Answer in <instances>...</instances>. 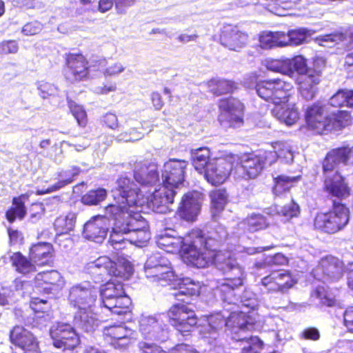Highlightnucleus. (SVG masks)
<instances>
[{
  "label": "nucleus",
  "instance_id": "50",
  "mask_svg": "<svg viewBox=\"0 0 353 353\" xmlns=\"http://www.w3.org/2000/svg\"><path fill=\"white\" fill-rule=\"evenodd\" d=\"M106 196V190L99 188L88 191L81 197V201L85 205H95L103 201Z\"/></svg>",
  "mask_w": 353,
  "mask_h": 353
},
{
  "label": "nucleus",
  "instance_id": "25",
  "mask_svg": "<svg viewBox=\"0 0 353 353\" xmlns=\"http://www.w3.org/2000/svg\"><path fill=\"white\" fill-rule=\"evenodd\" d=\"M132 166L134 179L142 186H152L159 181L157 165L140 161H135Z\"/></svg>",
  "mask_w": 353,
  "mask_h": 353
},
{
  "label": "nucleus",
  "instance_id": "21",
  "mask_svg": "<svg viewBox=\"0 0 353 353\" xmlns=\"http://www.w3.org/2000/svg\"><path fill=\"white\" fill-rule=\"evenodd\" d=\"M325 172L324 191L329 196L339 199H344L349 196L350 189L344 178L337 170H332Z\"/></svg>",
  "mask_w": 353,
  "mask_h": 353
},
{
  "label": "nucleus",
  "instance_id": "45",
  "mask_svg": "<svg viewBox=\"0 0 353 353\" xmlns=\"http://www.w3.org/2000/svg\"><path fill=\"white\" fill-rule=\"evenodd\" d=\"M330 103L334 107L347 106L353 108V90H343L338 91L330 98Z\"/></svg>",
  "mask_w": 353,
  "mask_h": 353
},
{
  "label": "nucleus",
  "instance_id": "20",
  "mask_svg": "<svg viewBox=\"0 0 353 353\" xmlns=\"http://www.w3.org/2000/svg\"><path fill=\"white\" fill-rule=\"evenodd\" d=\"M88 76L86 59L81 54H69L66 58L65 77L72 83L84 81Z\"/></svg>",
  "mask_w": 353,
  "mask_h": 353
},
{
  "label": "nucleus",
  "instance_id": "13",
  "mask_svg": "<svg viewBox=\"0 0 353 353\" xmlns=\"http://www.w3.org/2000/svg\"><path fill=\"white\" fill-rule=\"evenodd\" d=\"M170 323L180 332H190L197 323L194 311L184 303L172 305L167 312Z\"/></svg>",
  "mask_w": 353,
  "mask_h": 353
},
{
  "label": "nucleus",
  "instance_id": "61",
  "mask_svg": "<svg viewBox=\"0 0 353 353\" xmlns=\"http://www.w3.org/2000/svg\"><path fill=\"white\" fill-rule=\"evenodd\" d=\"M125 70V66L120 62H115L109 65L103 71L105 77H114L119 75Z\"/></svg>",
  "mask_w": 353,
  "mask_h": 353
},
{
  "label": "nucleus",
  "instance_id": "43",
  "mask_svg": "<svg viewBox=\"0 0 353 353\" xmlns=\"http://www.w3.org/2000/svg\"><path fill=\"white\" fill-rule=\"evenodd\" d=\"M10 261L16 270L21 274H27L35 270V264L20 252L13 253L10 256Z\"/></svg>",
  "mask_w": 353,
  "mask_h": 353
},
{
  "label": "nucleus",
  "instance_id": "32",
  "mask_svg": "<svg viewBox=\"0 0 353 353\" xmlns=\"http://www.w3.org/2000/svg\"><path fill=\"white\" fill-rule=\"evenodd\" d=\"M106 219L103 216H96L84 225L83 234L86 239L99 243L107 234Z\"/></svg>",
  "mask_w": 353,
  "mask_h": 353
},
{
  "label": "nucleus",
  "instance_id": "35",
  "mask_svg": "<svg viewBox=\"0 0 353 353\" xmlns=\"http://www.w3.org/2000/svg\"><path fill=\"white\" fill-rule=\"evenodd\" d=\"M30 193H26L12 200V207L6 212V219L10 223L14 222L16 219H22L26 214V210L24 205L26 201L28 199Z\"/></svg>",
  "mask_w": 353,
  "mask_h": 353
},
{
  "label": "nucleus",
  "instance_id": "48",
  "mask_svg": "<svg viewBox=\"0 0 353 353\" xmlns=\"http://www.w3.org/2000/svg\"><path fill=\"white\" fill-rule=\"evenodd\" d=\"M211 208L214 216L223 210L228 201V194L225 190H216L210 194Z\"/></svg>",
  "mask_w": 353,
  "mask_h": 353
},
{
  "label": "nucleus",
  "instance_id": "6",
  "mask_svg": "<svg viewBox=\"0 0 353 353\" xmlns=\"http://www.w3.org/2000/svg\"><path fill=\"white\" fill-rule=\"evenodd\" d=\"M325 107L317 102L306 109L305 119L309 130L321 134L332 130H339L349 125L351 117L346 111H337L331 116H325Z\"/></svg>",
  "mask_w": 353,
  "mask_h": 353
},
{
  "label": "nucleus",
  "instance_id": "64",
  "mask_svg": "<svg viewBox=\"0 0 353 353\" xmlns=\"http://www.w3.org/2000/svg\"><path fill=\"white\" fill-rule=\"evenodd\" d=\"M344 325L348 332L353 333V306L345 310L343 313Z\"/></svg>",
  "mask_w": 353,
  "mask_h": 353
},
{
  "label": "nucleus",
  "instance_id": "7",
  "mask_svg": "<svg viewBox=\"0 0 353 353\" xmlns=\"http://www.w3.org/2000/svg\"><path fill=\"white\" fill-rule=\"evenodd\" d=\"M239 162L233 170L236 179H252L256 178L267 165H272L276 161L274 152L259 150L242 154L238 158Z\"/></svg>",
  "mask_w": 353,
  "mask_h": 353
},
{
  "label": "nucleus",
  "instance_id": "11",
  "mask_svg": "<svg viewBox=\"0 0 353 353\" xmlns=\"http://www.w3.org/2000/svg\"><path fill=\"white\" fill-rule=\"evenodd\" d=\"M91 270L99 269V274H107L115 277L128 279L133 273L131 263L124 259H118L117 261H112L109 257L103 256L88 263Z\"/></svg>",
  "mask_w": 353,
  "mask_h": 353
},
{
  "label": "nucleus",
  "instance_id": "51",
  "mask_svg": "<svg viewBox=\"0 0 353 353\" xmlns=\"http://www.w3.org/2000/svg\"><path fill=\"white\" fill-rule=\"evenodd\" d=\"M243 224L247 225V229L250 232L265 229L268 225L265 218L261 214H252L248 216Z\"/></svg>",
  "mask_w": 353,
  "mask_h": 353
},
{
  "label": "nucleus",
  "instance_id": "23",
  "mask_svg": "<svg viewBox=\"0 0 353 353\" xmlns=\"http://www.w3.org/2000/svg\"><path fill=\"white\" fill-rule=\"evenodd\" d=\"M203 200V194L199 192L193 191L185 194L178 210L180 217L188 221H195Z\"/></svg>",
  "mask_w": 353,
  "mask_h": 353
},
{
  "label": "nucleus",
  "instance_id": "62",
  "mask_svg": "<svg viewBox=\"0 0 353 353\" xmlns=\"http://www.w3.org/2000/svg\"><path fill=\"white\" fill-rule=\"evenodd\" d=\"M117 90V84L115 82H108L101 85L96 86L93 88V92L97 94L106 95L110 92Z\"/></svg>",
  "mask_w": 353,
  "mask_h": 353
},
{
  "label": "nucleus",
  "instance_id": "60",
  "mask_svg": "<svg viewBox=\"0 0 353 353\" xmlns=\"http://www.w3.org/2000/svg\"><path fill=\"white\" fill-rule=\"evenodd\" d=\"M139 349L141 353H166L161 347L154 343L145 341L139 342Z\"/></svg>",
  "mask_w": 353,
  "mask_h": 353
},
{
  "label": "nucleus",
  "instance_id": "38",
  "mask_svg": "<svg viewBox=\"0 0 353 353\" xmlns=\"http://www.w3.org/2000/svg\"><path fill=\"white\" fill-rule=\"evenodd\" d=\"M174 281L177 282L179 290L173 295L178 299H179V296L181 295L197 296L199 294L201 290L200 283L194 282L188 277L179 279L175 278Z\"/></svg>",
  "mask_w": 353,
  "mask_h": 353
},
{
  "label": "nucleus",
  "instance_id": "36",
  "mask_svg": "<svg viewBox=\"0 0 353 353\" xmlns=\"http://www.w3.org/2000/svg\"><path fill=\"white\" fill-rule=\"evenodd\" d=\"M311 30L301 28L289 30L287 33L283 32L284 47L299 46L305 42L308 37L312 36Z\"/></svg>",
  "mask_w": 353,
  "mask_h": 353
},
{
  "label": "nucleus",
  "instance_id": "27",
  "mask_svg": "<svg viewBox=\"0 0 353 353\" xmlns=\"http://www.w3.org/2000/svg\"><path fill=\"white\" fill-rule=\"evenodd\" d=\"M35 284L39 290L47 293H57L65 285V281L56 270L40 272L35 277Z\"/></svg>",
  "mask_w": 353,
  "mask_h": 353
},
{
  "label": "nucleus",
  "instance_id": "29",
  "mask_svg": "<svg viewBox=\"0 0 353 353\" xmlns=\"http://www.w3.org/2000/svg\"><path fill=\"white\" fill-rule=\"evenodd\" d=\"M320 81V72L316 70H309L305 74L296 77V83L302 97L306 100L314 98Z\"/></svg>",
  "mask_w": 353,
  "mask_h": 353
},
{
  "label": "nucleus",
  "instance_id": "33",
  "mask_svg": "<svg viewBox=\"0 0 353 353\" xmlns=\"http://www.w3.org/2000/svg\"><path fill=\"white\" fill-rule=\"evenodd\" d=\"M52 256L53 248L48 243L35 244L30 250V260L37 265L49 264L52 261Z\"/></svg>",
  "mask_w": 353,
  "mask_h": 353
},
{
  "label": "nucleus",
  "instance_id": "63",
  "mask_svg": "<svg viewBox=\"0 0 353 353\" xmlns=\"http://www.w3.org/2000/svg\"><path fill=\"white\" fill-rule=\"evenodd\" d=\"M265 263L268 265H283L288 263V259L283 254L277 253L267 257Z\"/></svg>",
  "mask_w": 353,
  "mask_h": 353
},
{
  "label": "nucleus",
  "instance_id": "17",
  "mask_svg": "<svg viewBox=\"0 0 353 353\" xmlns=\"http://www.w3.org/2000/svg\"><path fill=\"white\" fill-rule=\"evenodd\" d=\"M50 334L54 347L60 349H73L79 343L74 328L69 324L57 323L52 326Z\"/></svg>",
  "mask_w": 353,
  "mask_h": 353
},
{
  "label": "nucleus",
  "instance_id": "22",
  "mask_svg": "<svg viewBox=\"0 0 353 353\" xmlns=\"http://www.w3.org/2000/svg\"><path fill=\"white\" fill-rule=\"evenodd\" d=\"M11 343L20 348L23 353H39V342L35 336L21 326H16L10 334Z\"/></svg>",
  "mask_w": 353,
  "mask_h": 353
},
{
  "label": "nucleus",
  "instance_id": "41",
  "mask_svg": "<svg viewBox=\"0 0 353 353\" xmlns=\"http://www.w3.org/2000/svg\"><path fill=\"white\" fill-rule=\"evenodd\" d=\"M210 151L208 148H199L191 150V156L194 168L203 173L210 161Z\"/></svg>",
  "mask_w": 353,
  "mask_h": 353
},
{
  "label": "nucleus",
  "instance_id": "10",
  "mask_svg": "<svg viewBox=\"0 0 353 353\" xmlns=\"http://www.w3.org/2000/svg\"><path fill=\"white\" fill-rule=\"evenodd\" d=\"M292 88V83L279 79L262 81L256 85L258 95L265 101L272 103L274 106L285 101Z\"/></svg>",
  "mask_w": 353,
  "mask_h": 353
},
{
  "label": "nucleus",
  "instance_id": "46",
  "mask_svg": "<svg viewBox=\"0 0 353 353\" xmlns=\"http://www.w3.org/2000/svg\"><path fill=\"white\" fill-rule=\"evenodd\" d=\"M76 220L74 213H68L65 216H60L54 223V226L57 233L65 234L73 230Z\"/></svg>",
  "mask_w": 353,
  "mask_h": 353
},
{
  "label": "nucleus",
  "instance_id": "59",
  "mask_svg": "<svg viewBox=\"0 0 353 353\" xmlns=\"http://www.w3.org/2000/svg\"><path fill=\"white\" fill-rule=\"evenodd\" d=\"M18 50L19 46L16 41L10 40L0 43V54H15Z\"/></svg>",
  "mask_w": 353,
  "mask_h": 353
},
{
  "label": "nucleus",
  "instance_id": "8",
  "mask_svg": "<svg viewBox=\"0 0 353 353\" xmlns=\"http://www.w3.org/2000/svg\"><path fill=\"white\" fill-rule=\"evenodd\" d=\"M144 273L149 282L161 286L170 285L176 277L170 261L159 252L148 256L145 263Z\"/></svg>",
  "mask_w": 353,
  "mask_h": 353
},
{
  "label": "nucleus",
  "instance_id": "44",
  "mask_svg": "<svg viewBox=\"0 0 353 353\" xmlns=\"http://www.w3.org/2000/svg\"><path fill=\"white\" fill-rule=\"evenodd\" d=\"M207 85L210 91L217 95L231 92L235 88L234 82L225 79H212Z\"/></svg>",
  "mask_w": 353,
  "mask_h": 353
},
{
  "label": "nucleus",
  "instance_id": "16",
  "mask_svg": "<svg viewBox=\"0 0 353 353\" xmlns=\"http://www.w3.org/2000/svg\"><path fill=\"white\" fill-rule=\"evenodd\" d=\"M345 270L343 262L339 259L326 256L321 258L318 265L313 270V275L323 282L336 281L341 277Z\"/></svg>",
  "mask_w": 353,
  "mask_h": 353
},
{
  "label": "nucleus",
  "instance_id": "24",
  "mask_svg": "<svg viewBox=\"0 0 353 353\" xmlns=\"http://www.w3.org/2000/svg\"><path fill=\"white\" fill-rule=\"evenodd\" d=\"M297 282L296 278L288 270L272 272L262 279V284L270 291H288Z\"/></svg>",
  "mask_w": 353,
  "mask_h": 353
},
{
  "label": "nucleus",
  "instance_id": "30",
  "mask_svg": "<svg viewBox=\"0 0 353 353\" xmlns=\"http://www.w3.org/2000/svg\"><path fill=\"white\" fill-rule=\"evenodd\" d=\"M353 165V146L344 147L331 150L323 161V170H335L340 164Z\"/></svg>",
  "mask_w": 353,
  "mask_h": 353
},
{
  "label": "nucleus",
  "instance_id": "26",
  "mask_svg": "<svg viewBox=\"0 0 353 353\" xmlns=\"http://www.w3.org/2000/svg\"><path fill=\"white\" fill-rule=\"evenodd\" d=\"M248 34L237 27L225 26L220 35L221 45L230 50L239 51L248 43Z\"/></svg>",
  "mask_w": 353,
  "mask_h": 353
},
{
  "label": "nucleus",
  "instance_id": "12",
  "mask_svg": "<svg viewBox=\"0 0 353 353\" xmlns=\"http://www.w3.org/2000/svg\"><path fill=\"white\" fill-rule=\"evenodd\" d=\"M236 159L231 156L211 159L203 172L205 179L213 185L223 183L231 174Z\"/></svg>",
  "mask_w": 353,
  "mask_h": 353
},
{
  "label": "nucleus",
  "instance_id": "47",
  "mask_svg": "<svg viewBox=\"0 0 353 353\" xmlns=\"http://www.w3.org/2000/svg\"><path fill=\"white\" fill-rule=\"evenodd\" d=\"M299 179V176H288L285 175L278 176L274 178V186L273 192L275 195H281L286 191H288Z\"/></svg>",
  "mask_w": 353,
  "mask_h": 353
},
{
  "label": "nucleus",
  "instance_id": "14",
  "mask_svg": "<svg viewBox=\"0 0 353 353\" xmlns=\"http://www.w3.org/2000/svg\"><path fill=\"white\" fill-rule=\"evenodd\" d=\"M219 121L224 127L238 128L243 124V105L238 99L230 98L219 102Z\"/></svg>",
  "mask_w": 353,
  "mask_h": 353
},
{
  "label": "nucleus",
  "instance_id": "56",
  "mask_svg": "<svg viewBox=\"0 0 353 353\" xmlns=\"http://www.w3.org/2000/svg\"><path fill=\"white\" fill-rule=\"evenodd\" d=\"M43 24L38 21L26 23L21 28V33L24 36H34L41 32Z\"/></svg>",
  "mask_w": 353,
  "mask_h": 353
},
{
  "label": "nucleus",
  "instance_id": "39",
  "mask_svg": "<svg viewBox=\"0 0 353 353\" xmlns=\"http://www.w3.org/2000/svg\"><path fill=\"white\" fill-rule=\"evenodd\" d=\"M79 173V168L77 167H73L70 170L60 172L59 181L55 185L45 190H37V194L41 195L50 193L64 187L67 184L70 183L73 181V178L78 175Z\"/></svg>",
  "mask_w": 353,
  "mask_h": 353
},
{
  "label": "nucleus",
  "instance_id": "53",
  "mask_svg": "<svg viewBox=\"0 0 353 353\" xmlns=\"http://www.w3.org/2000/svg\"><path fill=\"white\" fill-rule=\"evenodd\" d=\"M68 106L78 124L85 126L87 123V114L83 107L72 101H68Z\"/></svg>",
  "mask_w": 353,
  "mask_h": 353
},
{
  "label": "nucleus",
  "instance_id": "3",
  "mask_svg": "<svg viewBox=\"0 0 353 353\" xmlns=\"http://www.w3.org/2000/svg\"><path fill=\"white\" fill-rule=\"evenodd\" d=\"M248 311L232 312L225 310L223 313H216L208 316V323L204 325L200 332L204 338L216 339L219 331L223 327L231 330L232 339L237 341H245L248 345L244 346L241 353H260L263 342L256 336H250L248 332L253 329L251 317L246 314Z\"/></svg>",
  "mask_w": 353,
  "mask_h": 353
},
{
  "label": "nucleus",
  "instance_id": "49",
  "mask_svg": "<svg viewBox=\"0 0 353 353\" xmlns=\"http://www.w3.org/2000/svg\"><path fill=\"white\" fill-rule=\"evenodd\" d=\"M270 210V212L268 213L272 216L278 214L289 219L298 216L299 214V206L294 201H292L290 203L283 207L274 205L271 208Z\"/></svg>",
  "mask_w": 353,
  "mask_h": 353
},
{
  "label": "nucleus",
  "instance_id": "2",
  "mask_svg": "<svg viewBox=\"0 0 353 353\" xmlns=\"http://www.w3.org/2000/svg\"><path fill=\"white\" fill-rule=\"evenodd\" d=\"M140 212L116 202L105 208V216L114 220L109 239L114 249L121 250L128 243L142 247L150 239L147 222Z\"/></svg>",
  "mask_w": 353,
  "mask_h": 353
},
{
  "label": "nucleus",
  "instance_id": "28",
  "mask_svg": "<svg viewBox=\"0 0 353 353\" xmlns=\"http://www.w3.org/2000/svg\"><path fill=\"white\" fill-rule=\"evenodd\" d=\"M291 92H290L285 101L278 103L272 109V115L289 126L295 124L300 117L299 109L295 103L291 101Z\"/></svg>",
  "mask_w": 353,
  "mask_h": 353
},
{
  "label": "nucleus",
  "instance_id": "55",
  "mask_svg": "<svg viewBox=\"0 0 353 353\" xmlns=\"http://www.w3.org/2000/svg\"><path fill=\"white\" fill-rule=\"evenodd\" d=\"M144 137V133L132 128L129 132H125L119 134L117 137L118 141L134 142L141 140Z\"/></svg>",
  "mask_w": 353,
  "mask_h": 353
},
{
  "label": "nucleus",
  "instance_id": "19",
  "mask_svg": "<svg viewBox=\"0 0 353 353\" xmlns=\"http://www.w3.org/2000/svg\"><path fill=\"white\" fill-rule=\"evenodd\" d=\"M188 162L185 160L172 159L165 163L162 173L163 185L174 190L184 181Z\"/></svg>",
  "mask_w": 353,
  "mask_h": 353
},
{
  "label": "nucleus",
  "instance_id": "34",
  "mask_svg": "<svg viewBox=\"0 0 353 353\" xmlns=\"http://www.w3.org/2000/svg\"><path fill=\"white\" fill-rule=\"evenodd\" d=\"M125 293L123 284L117 279L112 280L103 285L100 290V294L103 304L113 303L111 300Z\"/></svg>",
  "mask_w": 353,
  "mask_h": 353
},
{
  "label": "nucleus",
  "instance_id": "42",
  "mask_svg": "<svg viewBox=\"0 0 353 353\" xmlns=\"http://www.w3.org/2000/svg\"><path fill=\"white\" fill-rule=\"evenodd\" d=\"M289 73L290 77H294L295 74L298 76L305 74L309 70H314L309 68L307 65L306 59L301 55L296 56L292 59H288Z\"/></svg>",
  "mask_w": 353,
  "mask_h": 353
},
{
  "label": "nucleus",
  "instance_id": "18",
  "mask_svg": "<svg viewBox=\"0 0 353 353\" xmlns=\"http://www.w3.org/2000/svg\"><path fill=\"white\" fill-rule=\"evenodd\" d=\"M103 336L115 348L124 349L134 343L137 339L135 331L125 324L108 325L103 329Z\"/></svg>",
  "mask_w": 353,
  "mask_h": 353
},
{
  "label": "nucleus",
  "instance_id": "40",
  "mask_svg": "<svg viewBox=\"0 0 353 353\" xmlns=\"http://www.w3.org/2000/svg\"><path fill=\"white\" fill-rule=\"evenodd\" d=\"M111 301L113 302L111 305L103 304V306L112 314L121 316L127 314L130 312L131 300L129 296L125 295V293Z\"/></svg>",
  "mask_w": 353,
  "mask_h": 353
},
{
  "label": "nucleus",
  "instance_id": "57",
  "mask_svg": "<svg viewBox=\"0 0 353 353\" xmlns=\"http://www.w3.org/2000/svg\"><path fill=\"white\" fill-rule=\"evenodd\" d=\"M37 89L39 91V95L43 99H46L51 95H54L57 92V88L48 82L41 81L37 83Z\"/></svg>",
  "mask_w": 353,
  "mask_h": 353
},
{
  "label": "nucleus",
  "instance_id": "4",
  "mask_svg": "<svg viewBox=\"0 0 353 353\" xmlns=\"http://www.w3.org/2000/svg\"><path fill=\"white\" fill-rule=\"evenodd\" d=\"M142 191L128 177L121 176L116 182L115 187L112 190L114 202L127 204L129 208L135 210H143L147 208L156 213L165 214L170 211V205L174 202V190L166 185H159L158 188L148 196L145 197Z\"/></svg>",
  "mask_w": 353,
  "mask_h": 353
},
{
  "label": "nucleus",
  "instance_id": "52",
  "mask_svg": "<svg viewBox=\"0 0 353 353\" xmlns=\"http://www.w3.org/2000/svg\"><path fill=\"white\" fill-rule=\"evenodd\" d=\"M274 148L275 150L273 152L276 154V159L278 158L283 159L286 163H291L293 161L294 154L292 151L291 145L288 143H276Z\"/></svg>",
  "mask_w": 353,
  "mask_h": 353
},
{
  "label": "nucleus",
  "instance_id": "54",
  "mask_svg": "<svg viewBox=\"0 0 353 353\" xmlns=\"http://www.w3.org/2000/svg\"><path fill=\"white\" fill-rule=\"evenodd\" d=\"M288 65V59H274L268 61L267 68L270 70L280 72L288 76L290 70Z\"/></svg>",
  "mask_w": 353,
  "mask_h": 353
},
{
  "label": "nucleus",
  "instance_id": "58",
  "mask_svg": "<svg viewBox=\"0 0 353 353\" xmlns=\"http://www.w3.org/2000/svg\"><path fill=\"white\" fill-rule=\"evenodd\" d=\"M312 296L313 297H316V299H319L320 303L325 305L332 306L334 303V299L330 297L327 295L324 288H323V287L316 288L315 291H314L312 292Z\"/></svg>",
  "mask_w": 353,
  "mask_h": 353
},
{
  "label": "nucleus",
  "instance_id": "5",
  "mask_svg": "<svg viewBox=\"0 0 353 353\" xmlns=\"http://www.w3.org/2000/svg\"><path fill=\"white\" fill-rule=\"evenodd\" d=\"M99 292L98 288L88 281L74 284L69 290V303L77 310L74 324L87 332L94 331L101 323L96 305Z\"/></svg>",
  "mask_w": 353,
  "mask_h": 353
},
{
  "label": "nucleus",
  "instance_id": "15",
  "mask_svg": "<svg viewBox=\"0 0 353 353\" xmlns=\"http://www.w3.org/2000/svg\"><path fill=\"white\" fill-rule=\"evenodd\" d=\"M165 317L164 314L142 315L139 319V332L143 337L148 340H165L167 338Z\"/></svg>",
  "mask_w": 353,
  "mask_h": 353
},
{
  "label": "nucleus",
  "instance_id": "37",
  "mask_svg": "<svg viewBox=\"0 0 353 353\" xmlns=\"http://www.w3.org/2000/svg\"><path fill=\"white\" fill-rule=\"evenodd\" d=\"M260 46L263 49L284 47L283 32L264 31L259 34Z\"/></svg>",
  "mask_w": 353,
  "mask_h": 353
},
{
  "label": "nucleus",
  "instance_id": "1",
  "mask_svg": "<svg viewBox=\"0 0 353 353\" xmlns=\"http://www.w3.org/2000/svg\"><path fill=\"white\" fill-rule=\"evenodd\" d=\"M158 247L166 252L175 253L182 250L183 260L198 268L215 264L223 272V279L218 281L217 291L224 302L236 305V290L243 285L245 279L243 269L236 263L231 251L216 252L217 240L205 237L199 230H193L183 238L175 230L165 229L156 236Z\"/></svg>",
  "mask_w": 353,
  "mask_h": 353
},
{
  "label": "nucleus",
  "instance_id": "31",
  "mask_svg": "<svg viewBox=\"0 0 353 353\" xmlns=\"http://www.w3.org/2000/svg\"><path fill=\"white\" fill-rule=\"evenodd\" d=\"M316 41L319 45L327 48L337 46L339 49L351 50L353 49V31L320 36L316 39Z\"/></svg>",
  "mask_w": 353,
  "mask_h": 353
},
{
  "label": "nucleus",
  "instance_id": "9",
  "mask_svg": "<svg viewBox=\"0 0 353 353\" xmlns=\"http://www.w3.org/2000/svg\"><path fill=\"white\" fill-rule=\"evenodd\" d=\"M349 209L341 203L334 202L332 209L327 212L318 213L314 219L316 229L334 234L342 230L348 223Z\"/></svg>",
  "mask_w": 353,
  "mask_h": 353
}]
</instances>
